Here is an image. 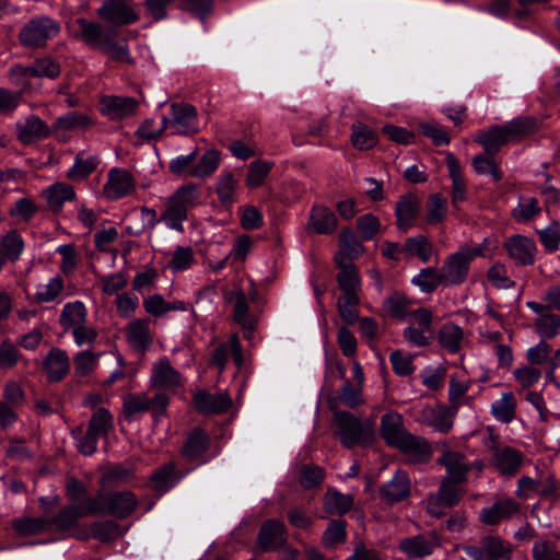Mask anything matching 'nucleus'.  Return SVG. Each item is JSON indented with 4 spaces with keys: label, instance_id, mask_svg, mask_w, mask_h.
Masks as SVG:
<instances>
[{
    "label": "nucleus",
    "instance_id": "46",
    "mask_svg": "<svg viewBox=\"0 0 560 560\" xmlns=\"http://www.w3.org/2000/svg\"><path fill=\"white\" fill-rule=\"evenodd\" d=\"M165 209L160 217V220L165 223L168 229L183 232V223L187 220L185 209L176 206L171 199L166 198L164 202Z\"/></svg>",
    "mask_w": 560,
    "mask_h": 560
},
{
    "label": "nucleus",
    "instance_id": "58",
    "mask_svg": "<svg viewBox=\"0 0 560 560\" xmlns=\"http://www.w3.org/2000/svg\"><path fill=\"white\" fill-rule=\"evenodd\" d=\"M237 180L232 173H224L219 177L217 184V194L219 200L224 205H231L235 200V189Z\"/></svg>",
    "mask_w": 560,
    "mask_h": 560
},
{
    "label": "nucleus",
    "instance_id": "37",
    "mask_svg": "<svg viewBox=\"0 0 560 560\" xmlns=\"http://www.w3.org/2000/svg\"><path fill=\"white\" fill-rule=\"evenodd\" d=\"M448 213L447 199L441 194H432L425 202V222L438 225L445 221Z\"/></svg>",
    "mask_w": 560,
    "mask_h": 560
},
{
    "label": "nucleus",
    "instance_id": "19",
    "mask_svg": "<svg viewBox=\"0 0 560 560\" xmlns=\"http://www.w3.org/2000/svg\"><path fill=\"white\" fill-rule=\"evenodd\" d=\"M287 537L284 523L278 520H269L260 528L258 547L264 551L277 550L285 545Z\"/></svg>",
    "mask_w": 560,
    "mask_h": 560
},
{
    "label": "nucleus",
    "instance_id": "49",
    "mask_svg": "<svg viewBox=\"0 0 560 560\" xmlns=\"http://www.w3.org/2000/svg\"><path fill=\"white\" fill-rule=\"evenodd\" d=\"M339 248L340 250L336 258L339 257L340 261H342L343 258H348L350 260L357 258L363 252L362 244L350 230L341 231Z\"/></svg>",
    "mask_w": 560,
    "mask_h": 560
},
{
    "label": "nucleus",
    "instance_id": "11",
    "mask_svg": "<svg viewBox=\"0 0 560 560\" xmlns=\"http://www.w3.org/2000/svg\"><path fill=\"white\" fill-rule=\"evenodd\" d=\"M150 385L156 389L176 393L184 385V378L170 360L163 357L152 365Z\"/></svg>",
    "mask_w": 560,
    "mask_h": 560
},
{
    "label": "nucleus",
    "instance_id": "9",
    "mask_svg": "<svg viewBox=\"0 0 560 560\" xmlns=\"http://www.w3.org/2000/svg\"><path fill=\"white\" fill-rule=\"evenodd\" d=\"M98 502L101 510L96 514H110L119 518L129 516L137 508L138 501L130 491L115 492L110 494L98 493L91 498Z\"/></svg>",
    "mask_w": 560,
    "mask_h": 560
},
{
    "label": "nucleus",
    "instance_id": "63",
    "mask_svg": "<svg viewBox=\"0 0 560 560\" xmlns=\"http://www.w3.org/2000/svg\"><path fill=\"white\" fill-rule=\"evenodd\" d=\"M32 67L35 78L55 79L60 74L59 63L49 57L36 59Z\"/></svg>",
    "mask_w": 560,
    "mask_h": 560
},
{
    "label": "nucleus",
    "instance_id": "39",
    "mask_svg": "<svg viewBox=\"0 0 560 560\" xmlns=\"http://www.w3.org/2000/svg\"><path fill=\"white\" fill-rule=\"evenodd\" d=\"M405 256H417L421 261L428 262L433 254V246L424 235H416L407 238L401 247Z\"/></svg>",
    "mask_w": 560,
    "mask_h": 560
},
{
    "label": "nucleus",
    "instance_id": "21",
    "mask_svg": "<svg viewBox=\"0 0 560 560\" xmlns=\"http://www.w3.org/2000/svg\"><path fill=\"white\" fill-rule=\"evenodd\" d=\"M135 190V180L129 172L121 168H113L108 173L104 194L107 198L119 199Z\"/></svg>",
    "mask_w": 560,
    "mask_h": 560
},
{
    "label": "nucleus",
    "instance_id": "28",
    "mask_svg": "<svg viewBox=\"0 0 560 560\" xmlns=\"http://www.w3.org/2000/svg\"><path fill=\"white\" fill-rule=\"evenodd\" d=\"M420 212V201L416 196L405 195L396 205L397 226L400 231H408L416 223Z\"/></svg>",
    "mask_w": 560,
    "mask_h": 560
},
{
    "label": "nucleus",
    "instance_id": "59",
    "mask_svg": "<svg viewBox=\"0 0 560 560\" xmlns=\"http://www.w3.org/2000/svg\"><path fill=\"white\" fill-rule=\"evenodd\" d=\"M98 281L103 293L107 295L117 294L119 291L124 290L128 284V278L126 273L121 271L100 276Z\"/></svg>",
    "mask_w": 560,
    "mask_h": 560
},
{
    "label": "nucleus",
    "instance_id": "13",
    "mask_svg": "<svg viewBox=\"0 0 560 560\" xmlns=\"http://www.w3.org/2000/svg\"><path fill=\"white\" fill-rule=\"evenodd\" d=\"M97 13L102 19L118 26L139 20V13L127 0H107Z\"/></svg>",
    "mask_w": 560,
    "mask_h": 560
},
{
    "label": "nucleus",
    "instance_id": "48",
    "mask_svg": "<svg viewBox=\"0 0 560 560\" xmlns=\"http://www.w3.org/2000/svg\"><path fill=\"white\" fill-rule=\"evenodd\" d=\"M98 163L95 155L79 153L73 166L68 171V177L72 180H82L96 168Z\"/></svg>",
    "mask_w": 560,
    "mask_h": 560
},
{
    "label": "nucleus",
    "instance_id": "60",
    "mask_svg": "<svg viewBox=\"0 0 560 560\" xmlns=\"http://www.w3.org/2000/svg\"><path fill=\"white\" fill-rule=\"evenodd\" d=\"M537 332L545 338H553L560 334V314L547 313L536 320Z\"/></svg>",
    "mask_w": 560,
    "mask_h": 560
},
{
    "label": "nucleus",
    "instance_id": "62",
    "mask_svg": "<svg viewBox=\"0 0 560 560\" xmlns=\"http://www.w3.org/2000/svg\"><path fill=\"white\" fill-rule=\"evenodd\" d=\"M472 167L477 174L489 175L494 182L502 178V172L492 158L477 155L472 159Z\"/></svg>",
    "mask_w": 560,
    "mask_h": 560
},
{
    "label": "nucleus",
    "instance_id": "4",
    "mask_svg": "<svg viewBox=\"0 0 560 560\" xmlns=\"http://www.w3.org/2000/svg\"><path fill=\"white\" fill-rule=\"evenodd\" d=\"M481 248L463 247L456 253L446 257L441 267L444 287H457L464 283L469 272L470 262L481 256Z\"/></svg>",
    "mask_w": 560,
    "mask_h": 560
},
{
    "label": "nucleus",
    "instance_id": "50",
    "mask_svg": "<svg viewBox=\"0 0 560 560\" xmlns=\"http://www.w3.org/2000/svg\"><path fill=\"white\" fill-rule=\"evenodd\" d=\"M351 140L353 145L359 150H370L377 143L376 132L361 124L357 122L352 126V136Z\"/></svg>",
    "mask_w": 560,
    "mask_h": 560
},
{
    "label": "nucleus",
    "instance_id": "40",
    "mask_svg": "<svg viewBox=\"0 0 560 560\" xmlns=\"http://www.w3.org/2000/svg\"><path fill=\"white\" fill-rule=\"evenodd\" d=\"M383 310L388 316L398 319H404L408 315L412 316L413 312L411 311V301L399 292H395L385 299Z\"/></svg>",
    "mask_w": 560,
    "mask_h": 560
},
{
    "label": "nucleus",
    "instance_id": "24",
    "mask_svg": "<svg viewBox=\"0 0 560 560\" xmlns=\"http://www.w3.org/2000/svg\"><path fill=\"white\" fill-rule=\"evenodd\" d=\"M438 463L447 471L445 479L466 481L470 467L466 457L462 453L445 450L438 458Z\"/></svg>",
    "mask_w": 560,
    "mask_h": 560
},
{
    "label": "nucleus",
    "instance_id": "31",
    "mask_svg": "<svg viewBox=\"0 0 560 560\" xmlns=\"http://www.w3.org/2000/svg\"><path fill=\"white\" fill-rule=\"evenodd\" d=\"M194 402L196 408L202 413L224 412L231 406V399L226 394L212 395L206 390L198 392L194 397Z\"/></svg>",
    "mask_w": 560,
    "mask_h": 560
},
{
    "label": "nucleus",
    "instance_id": "8",
    "mask_svg": "<svg viewBox=\"0 0 560 560\" xmlns=\"http://www.w3.org/2000/svg\"><path fill=\"white\" fill-rule=\"evenodd\" d=\"M432 312L419 307L412 312V322L404 330V338L412 347H427L433 338Z\"/></svg>",
    "mask_w": 560,
    "mask_h": 560
},
{
    "label": "nucleus",
    "instance_id": "5",
    "mask_svg": "<svg viewBox=\"0 0 560 560\" xmlns=\"http://www.w3.org/2000/svg\"><path fill=\"white\" fill-rule=\"evenodd\" d=\"M463 482L443 478L438 492L423 501L427 512L431 516L440 517L444 514L445 509L458 504L464 495V490L460 487Z\"/></svg>",
    "mask_w": 560,
    "mask_h": 560
},
{
    "label": "nucleus",
    "instance_id": "29",
    "mask_svg": "<svg viewBox=\"0 0 560 560\" xmlns=\"http://www.w3.org/2000/svg\"><path fill=\"white\" fill-rule=\"evenodd\" d=\"M381 497L393 504L406 499L410 493V479L404 471H397L380 490Z\"/></svg>",
    "mask_w": 560,
    "mask_h": 560
},
{
    "label": "nucleus",
    "instance_id": "16",
    "mask_svg": "<svg viewBox=\"0 0 560 560\" xmlns=\"http://www.w3.org/2000/svg\"><path fill=\"white\" fill-rule=\"evenodd\" d=\"M509 257L514 264L520 266H530L535 262V255L537 246L534 240L523 236L514 235L508 238L504 244Z\"/></svg>",
    "mask_w": 560,
    "mask_h": 560
},
{
    "label": "nucleus",
    "instance_id": "23",
    "mask_svg": "<svg viewBox=\"0 0 560 560\" xmlns=\"http://www.w3.org/2000/svg\"><path fill=\"white\" fill-rule=\"evenodd\" d=\"M125 331L127 342L137 351L144 352L152 343L153 337L148 319L131 320Z\"/></svg>",
    "mask_w": 560,
    "mask_h": 560
},
{
    "label": "nucleus",
    "instance_id": "45",
    "mask_svg": "<svg viewBox=\"0 0 560 560\" xmlns=\"http://www.w3.org/2000/svg\"><path fill=\"white\" fill-rule=\"evenodd\" d=\"M273 163L266 160H256L248 165L245 185L250 188H257L265 183Z\"/></svg>",
    "mask_w": 560,
    "mask_h": 560
},
{
    "label": "nucleus",
    "instance_id": "25",
    "mask_svg": "<svg viewBox=\"0 0 560 560\" xmlns=\"http://www.w3.org/2000/svg\"><path fill=\"white\" fill-rule=\"evenodd\" d=\"M336 261L340 268L337 275V281L341 290L340 298H359L360 291V278L357 267L352 262H343L336 258Z\"/></svg>",
    "mask_w": 560,
    "mask_h": 560
},
{
    "label": "nucleus",
    "instance_id": "14",
    "mask_svg": "<svg viewBox=\"0 0 560 560\" xmlns=\"http://www.w3.org/2000/svg\"><path fill=\"white\" fill-rule=\"evenodd\" d=\"M139 103L133 97L107 95L101 100V113L110 120H121L136 114Z\"/></svg>",
    "mask_w": 560,
    "mask_h": 560
},
{
    "label": "nucleus",
    "instance_id": "26",
    "mask_svg": "<svg viewBox=\"0 0 560 560\" xmlns=\"http://www.w3.org/2000/svg\"><path fill=\"white\" fill-rule=\"evenodd\" d=\"M402 417L395 411L385 413L381 419V435L390 446H397L407 435Z\"/></svg>",
    "mask_w": 560,
    "mask_h": 560
},
{
    "label": "nucleus",
    "instance_id": "61",
    "mask_svg": "<svg viewBox=\"0 0 560 560\" xmlns=\"http://www.w3.org/2000/svg\"><path fill=\"white\" fill-rule=\"evenodd\" d=\"M362 388L363 387L352 384L350 381H345L339 389L340 401L349 408L362 405L364 402Z\"/></svg>",
    "mask_w": 560,
    "mask_h": 560
},
{
    "label": "nucleus",
    "instance_id": "10",
    "mask_svg": "<svg viewBox=\"0 0 560 560\" xmlns=\"http://www.w3.org/2000/svg\"><path fill=\"white\" fill-rule=\"evenodd\" d=\"M524 454L509 445H495L491 448L490 465L500 475L515 476L524 462Z\"/></svg>",
    "mask_w": 560,
    "mask_h": 560
},
{
    "label": "nucleus",
    "instance_id": "27",
    "mask_svg": "<svg viewBox=\"0 0 560 560\" xmlns=\"http://www.w3.org/2000/svg\"><path fill=\"white\" fill-rule=\"evenodd\" d=\"M70 370V360L66 351L52 348L44 360V371L50 382H59Z\"/></svg>",
    "mask_w": 560,
    "mask_h": 560
},
{
    "label": "nucleus",
    "instance_id": "7",
    "mask_svg": "<svg viewBox=\"0 0 560 560\" xmlns=\"http://www.w3.org/2000/svg\"><path fill=\"white\" fill-rule=\"evenodd\" d=\"M162 129H171L172 133L194 135L199 131L197 109L187 103H173L171 117H162Z\"/></svg>",
    "mask_w": 560,
    "mask_h": 560
},
{
    "label": "nucleus",
    "instance_id": "20",
    "mask_svg": "<svg viewBox=\"0 0 560 560\" xmlns=\"http://www.w3.org/2000/svg\"><path fill=\"white\" fill-rule=\"evenodd\" d=\"M210 439L208 434L199 429L195 428L186 438L182 447V455L187 462L191 463H205L206 453L209 448Z\"/></svg>",
    "mask_w": 560,
    "mask_h": 560
},
{
    "label": "nucleus",
    "instance_id": "51",
    "mask_svg": "<svg viewBox=\"0 0 560 560\" xmlns=\"http://www.w3.org/2000/svg\"><path fill=\"white\" fill-rule=\"evenodd\" d=\"M220 153L217 150H208L191 168L190 175L198 178H205L213 174L219 167Z\"/></svg>",
    "mask_w": 560,
    "mask_h": 560
},
{
    "label": "nucleus",
    "instance_id": "32",
    "mask_svg": "<svg viewBox=\"0 0 560 560\" xmlns=\"http://www.w3.org/2000/svg\"><path fill=\"white\" fill-rule=\"evenodd\" d=\"M86 320L88 310L81 301L66 303L59 316V324L66 331L86 323Z\"/></svg>",
    "mask_w": 560,
    "mask_h": 560
},
{
    "label": "nucleus",
    "instance_id": "33",
    "mask_svg": "<svg viewBox=\"0 0 560 560\" xmlns=\"http://www.w3.org/2000/svg\"><path fill=\"white\" fill-rule=\"evenodd\" d=\"M307 226L315 233L330 234L337 228V218L326 207H313Z\"/></svg>",
    "mask_w": 560,
    "mask_h": 560
},
{
    "label": "nucleus",
    "instance_id": "47",
    "mask_svg": "<svg viewBox=\"0 0 560 560\" xmlns=\"http://www.w3.org/2000/svg\"><path fill=\"white\" fill-rule=\"evenodd\" d=\"M44 196L51 209H59L66 201L74 198V190L68 184L57 183L47 188Z\"/></svg>",
    "mask_w": 560,
    "mask_h": 560
},
{
    "label": "nucleus",
    "instance_id": "17",
    "mask_svg": "<svg viewBox=\"0 0 560 560\" xmlns=\"http://www.w3.org/2000/svg\"><path fill=\"white\" fill-rule=\"evenodd\" d=\"M457 413L456 408L436 405L425 407L421 410V421L440 433H447L453 428L454 418Z\"/></svg>",
    "mask_w": 560,
    "mask_h": 560
},
{
    "label": "nucleus",
    "instance_id": "41",
    "mask_svg": "<svg viewBox=\"0 0 560 560\" xmlns=\"http://www.w3.org/2000/svg\"><path fill=\"white\" fill-rule=\"evenodd\" d=\"M353 506V498L350 494H343L337 490H328L325 500L324 509L331 515H343Z\"/></svg>",
    "mask_w": 560,
    "mask_h": 560
},
{
    "label": "nucleus",
    "instance_id": "38",
    "mask_svg": "<svg viewBox=\"0 0 560 560\" xmlns=\"http://www.w3.org/2000/svg\"><path fill=\"white\" fill-rule=\"evenodd\" d=\"M0 250L7 261L18 260L24 250V241L16 230H11L0 237Z\"/></svg>",
    "mask_w": 560,
    "mask_h": 560
},
{
    "label": "nucleus",
    "instance_id": "2",
    "mask_svg": "<svg viewBox=\"0 0 560 560\" xmlns=\"http://www.w3.org/2000/svg\"><path fill=\"white\" fill-rule=\"evenodd\" d=\"M334 423L341 444L351 448L357 445L368 446L374 439V424L362 422L352 413L339 411L335 413Z\"/></svg>",
    "mask_w": 560,
    "mask_h": 560
},
{
    "label": "nucleus",
    "instance_id": "15",
    "mask_svg": "<svg viewBox=\"0 0 560 560\" xmlns=\"http://www.w3.org/2000/svg\"><path fill=\"white\" fill-rule=\"evenodd\" d=\"M101 510L98 502L91 498L83 499L75 505L65 508L54 520L56 527L66 530L77 524L80 517L96 514Z\"/></svg>",
    "mask_w": 560,
    "mask_h": 560
},
{
    "label": "nucleus",
    "instance_id": "54",
    "mask_svg": "<svg viewBox=\"0 0 560 560\" xmlns=\"http://www.w3.org/2000/svg\"><path fill=\"white\" fill-rule=\"evenodd\" d=\"M63 290L61 277H54L47 283L38 284L34 298L37 302L46 303L54 301Z\"/></svg>",
    "mask_w": 560,
    "mask_h": 560
},
{
    "label": "nucleus",
    "instance_id": "22",
    "mask_svg": "<svg viewBox=\"0 0 560 560\" xmlns=\"http://www.w3.org/2000/svg\"><path fill=\"white\" fill-rule=\"evenodd\" d=\"M445 162L452 180L451 200L455 209L467 198V185L463 176L462 167L453 153H447Z\"/></svg>",
    "mask_w": 560,
    "mask_h": 560
},
{
    "label": "nucleus",
    "instance_id": "53",
    "mask_svg": "<svg viewBox=\"0 0 560 560\" xmlns=\"http://www.w3.org/2000/svg\"><path fill=\"white\" fill-rule=\"evenodd\" d=\"M198 188L195 185H185L179 187L172 196L168 197L176 206L188 210L198 203Z\"/></svg>",
    "mask_w": 560,
    "mask_h": 560
},
{
    "label": "nucleus",
    "instance_id": "52",
    "mask_svg": "<svg viewBox=\"0 0 560 560\" xmlns=\"http://www.w3.org/2000/svg\"><path fill=\"white\" fill-rule=\"evenodd\" d=\"M77 23L80 26L82 40L93 47L101 48L104 44L102 25L89 22L85 19H78Z\"/></svg>",
    "mask_w": 560,
    "mask_h": 560
},
{
    "label": "nucleus",
    "instance_id": "56",
    "mask_svg": "<svg viewBox=\"0 0 560 560\" xmlns=\"http://www.w3.org/2000/svg\"><path fill=\"white\" fill-rule=\"evenodd\" d=\"M113 427L112 415L106 409H98L89 422L88 431L96 436L105 438Z\"/></svg>",
    "mask_w": 560,
    "mask_h": 560
},
{
    "label": "nucleus",
    "instance_id": "43",
    "mask_svg": "<svg viewBox=\"0 0 560 560\" xmlns=\"http://www.w3.org/2000/svg\"><path fill=\"white\" fill-rule=\"evenodd\" d=\"M150 396L147 393L129 394L124 398L122 411L128 420H135L149 411Z\"/></svg>",
    "mask_w": 560,
    "mask_h": 560
},
{
    "label": "nucleus",
    "instance_id": "12",
    "mask_svg": "<svg viewBox=\"0 0 560 560\" xmlns=\"http://www.w3.org/2000/svg\"><path fill=\"white\" fill-rule=\"evenodd\" d=\"M440 545V536L432 530L401 539L399 549L408 559H420L432 555Z\"/></svg>",
    "mask_w": 560,
    "mask_h": 560
},
{
    "label": "nucleus",
    "instance_id": "42",
    "mask_svg": "<svg viewBox=\"0 0 560 560\" xmlns=\"http://www.w3.org/2000/svg\"><path fill=\"white\" fill-rule=\"evenodd\" d=\"M464 340L463 329L452 323L443 325L439 331V342L441 347L451 353L459 351Z\"/></svg>",
    "mask_w": 560,
    "mask_h": 560
},
{
    "label": "nucleus",
    "instance_id": "36",
    "mask_svg": "<svg viewBox=\"0 0 560 560\" xmlns=\"http://www.w3.org/2000/svg\"><path fill=\"white\" fill-rule=\"evenodd\" d=\"M491 415L497 421L510 423L516 412V399L512 392H504L501 397L491 404Z\"/></svg>",
    "mask_w": 560,
    "mask_h": 560
},
{
    "label": "nucleus",
    "instance_id": "1",
    "mask_svg": "<svg viewBox=\"0 0 560 560\" xmlns=\"http://www.w3.org/2000/svg\"><path fill=\"white\" fill-rule=\"evenodd\" d=\"M535 120L528 117L514 119L502 126H494L478 133L476 141L493 155L505 143L520 140L535 130Z\"/></svg>",
    "mask_w": 560,
    "mask_h": 560
},
{
    "label": "nucleus",
    "instance_id": "34",
    "mask_svg": "<svg viewBox=\"0 0 560 560\" xmlns=\"http://www.w3.org/2000/svg\"><path fill=\"white\" fill-rule=\"evenodd\" d=\"M19 139L23 143H32L48 136L49 129L46 124L36 116H30L18 122Z\"/></svg>",
    "mask_w": 560,
    "mask_h": 560
},
{
    "label": "nucleus",
    "instance_id": "64",
    "mask_svg": "<svg viewBox=\"0 0 560 560\" xmlns=\"http://www.w3.org/2000/svg\"><path fill=\"white\" fill-rule=\"evenodd\" d=\"M241 225L244 230L252 231L259 229L262 223V213L254 206H246L240 211Z\"/></svg>",
    "mask_w": 560,
    "mask_h": 560
},
{
    "label": "nucleus",
    "instance_id": "44",
    "mask_svg": "<svg viewBox=\"0 0 560 560\" xmlns=\"http://www.w3.org/2000/svg\"><path fill=\"white\" fill-rule=\"evenodd\" d=\"M411 282L424 293H431L440 285L444 287L441 269L438 270L433 267L421 269L419 273L412 278Z\"/></svg>",
    "mask_w": 560,
    "mask_h": 560
},
{
    "label": "nucleus",
    "instance_id": "30",
    "mask_svg": "<svg viewBox=\"0 0 560 560\" xmlns=\"http://www.w3.org/2000/svg\"><path fill=\"white\" fill-rule=\"evenodd\" d=\"M396 447L408 455L415 463L428 462L432 455V450L428 441L410 433L405 435L404 440Z\"/></svg>",
    "mask_w": 560,
    "mask_h": 560
},
{
    "label": "nucleus",
    "instance_id": "3",
    "mask_svg": "<svg viewBox=\"0 0 560 560\" xmlns=\"http://www.w3.org/2000/svg\"><path fill=\"white\" fill-rule=\"evenodd\" d=\"M60 32V25L49 16H37L26 22L20 30L19 40L26 48H43Z\"/></svg>",
    "mask_w": 560,
    "mask_h": 560
},
{
    "label": "nucleus",
    "instance_id": "6",
    "mask_svg": "<svg viewBox=\"0 0 560 560\" xmlns=\"http://www.w3.org/2000/svg\"><path fill=\"white\" fill-rule=\"evenodd\" d=\"M223 296L225 302L231 305L233 320L242 327L244 338L252 340L258 318L249 312L248 299L245 292L241 289L225 290Z\"/></svg>",
    "mask_w": 560,
    "mask_h": 560
},
{
    "label": "nucleus",
    "instance_id": "35",
    "mask_svg": "<svg viewBox=\"0 0 560 560\" xmlns=\"http://www.w3.org/2000/svg\"><path fill=\"white\" fill-rule=\"evenodd\" d=\"M477 547L481 549L483 560H511V545L499 537H483Z\"/></svg>",
    "mask_w": 560,
    "mask_h": 560
},
{
    "label": "nucleus",
    "instance_id": "57",
    "mask_svg": "<svg viewBox=\"0 0 560 560\" xmlns=\"http://www.w3.org/2000/svg\"><path fill=\"white\" fill-rule=\"evenodd\" d=\"M100 354L90 350L78 352L73 358L75 373L80 376L91 374L98 364Z\"/></svg>",
    "mask_w": 560,
    "mask_h": 560
},
{
    "label": "nucleus",
    "instance_id": "55",
    "mask_svg": "<svg viewBox=\"0 0 560 560\" xmlns=\"http://www.w3.org/2000/svg\"><path fill=\"white\" fill-rule=\"evenodd\" d=\"M347 538L346 523L340 520H332L323 535V545L327 548H335Z\"/></svg>",
    "mask_w": 560,
    "mask_h": 560
},
{
    "label": "nucleus",
    "instance_id": "18",
    "mask_svg": "<svg viewBox=\"0 0 560 560\" xmlns=\"http://www.w3.org/2000/svg\"><path fill=\"white\" fill-rule=\"evenodd\" d=\"M520 503L512 498L499 499L491 506L480 510L479 520L486 525H497L511 520L520 512Z\"/></svg>",
    "mask_w": 560,
    "mask_h": 560
}]
</instances>
